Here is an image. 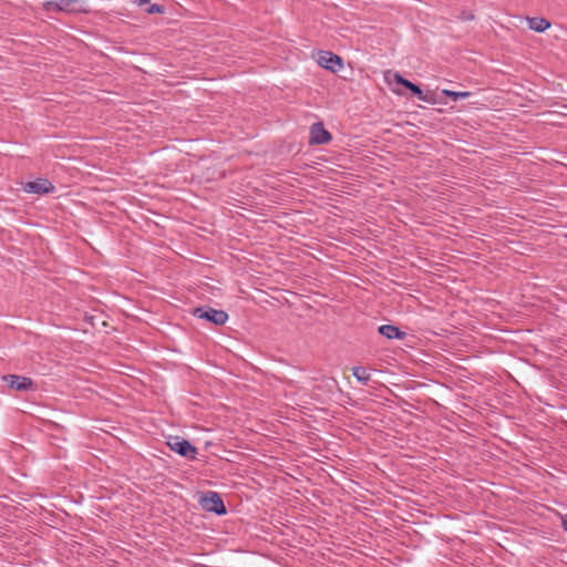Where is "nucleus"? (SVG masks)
Here are the masks:
<instances>
[{
    "instance_id": "1",
    "label": "nucleus",
    "mask_w": 567,
    "mask_h": 567,
    "mask_svg": "<svg viewBox=\"0 0 567 567\" xmlns=\"http://www.w3.org/2000/svg\"><path fill=\"white\" fill-rule=\"evenodd\" d=\"M43 9L48 12L75 13L83 11V2L81 0H49L43 3Z\"/></svg>"
},
{
    "instance_id": "2",
    "label": "nucleus",
    "mask_w": 567,
    "mask_h": 567,
    "mask_svg": "<svg viewBox=\"0 0 567 567\" xmlns=\"http://www.w3.org/2000/svg\"><path fill=\"white\" fill-rule=\"evenodd\" d=\"M193 315L198 319L206 320L216 326H223L228 320V313L226 311L207 306L194 309Z\"/></svg>"
},
{
    "instance_id": "3",
    "label": "nucleus",
    "mask_w": 567,
    "mask_h": 567,
    "mask_svg": "<svg viewBox=\"0 0 567 567\" xmlns=\"http://www.w3.org/2000/svg\"><path fill=\"white\" fill-rule=\"evenodd\" d=\"M167 444L172 451L188 460H195L197 456V447L185 439L171 436Z\"/></svg>"
},
{
    "instance_id": "4",
    "label": "nucleus",
    "mask_w": 567,
    "mask_h": 567,
    "mask_svg": "<svg viewBox=\"0 0 567 567\" xmlns=\"http://www.w3.org/2000/svg\"><path fill=\"white\" fill-rule=\"evenodd\" d=\"M200 505L206 512L216 515H224L227 512L221 497L216 492H206L200 498Z\"/></svg>"
},
{
    "instance_id": "5",
    "label": "nucleus",
    "mask_w": 567,
    "mask_h": 567,
    "mask_svg": "<svg viewBox=\"0 0 567 567\" xmlns=\"http://www.w3.org/2000/svg\"><path fill=\"white\" fill-rule=\"evenodd\" d=\"M2 380L10 389L16 391L28 392L37 390V385L33 380L24 375L7 374L2 377Z\"/></svg>"
},
{
    "instance_id": "6",
    "label": "nucleus",
    "mask_w": 567,
    "mask_h": 567,
    "mask_svg": "<svg viewBox=\"0 0 567 567\" xmlns=\"http://www.w3.org/2000/svg\"><path fill=\"white\" fill-rule=\"evenodd\" d=\"M318 64L321 68L336 73L343 68V60L341 56L330 51H321L318 56Z\"/></svg>"
},
{
    "instance_id": "7",
    "label": "nucleus",
    "mask_w": 567,
    "mask_h": 567,
    "mask_svg": "<svg viewBox=\"0 0 567 567\" xmlns=\"http://www.w3.org/2000/svg\"><path fill=\"white\" fill-rule=\"evenodd\" d=\"M396 82L401 85H403L405 89L410 90L420 101L426 102V103H436L435 93L433 92H426L424 93L421 87L413 82L404 79L403 76L396 74L395 75Z\"/></svg>"
},
{
    "instance_id": "8",
    "label": "nucleus",
    "mask_w": 567,
    "mask_h": 567,
    "mask_svg": "<svg viewBox=\"0 0 567 567\" xmlns=\"http://www.w3.org/2000/svg\"><path fill=\"white\" fill-rule=\"evenodd\" d=\"M23 190L29 194H50L53 193L55 187L48 178H37L23 184Z\"/></svg>"
},
{
    "instance_id": "9",
    "label": "nucleus",
    "mask_w": 567,
    "mask_h": 567,
    "mask_svg": "<svg viewBox=\"0 0 567 567\" xmlns=\"http://www.w3.org/2000/svg\"><path fill=\"white\" fill-rule=\"evenodd\" d=\"M331 134L324 128L321 122L315 123L310 128V143L322 145L330 142Z\"/></svg>"
},
{
    "instance_id": "10",
    "label": "nucleus",
    "mask_w": 567,
    "mask_h": 567,
    "mask_svg": "<svg viewBox=\"0 0 567 567\" xmlns=\"http://www.w3.org/2000/svg\"><path fill=\"white\" fill-rule=\"evenodd\" d=\"M378 332L388 340H403L406 337V332L394 324H382L378 328Z\"/></svg>"
},
{
    "instance_id": "11",
    "label": "nucleus",
    "mask_w": 567,
    "mask_h": 567,
    "mask_svg": "<svg viewBox=\"0 0 567 567\" xmlns=\"http://www.w3.org/2000/svg\"><path fill=\"white\" fill-rule=\"evenodd\" d=\"M528 28L535 32H544L550 27V22L540 17H534L527 19Z\"/></svg>"
},
{
    "instance_id": "12",
    "label": "nucleus",
    "mask_w": 567,
    "mask_h": 567,
    "mask_svg": "<svg viewBox=\"0 0 567 567\" xmlns=\"http://www.w3.org/2000/svg\"><path fill=\"white\" fill-rule=\"evenodd\" d=\"M352 375L362 384H367L371 378L369 370L364 367H353Z\"/></svg>"
},
{
    "instance_id": "13",
    "label": "nucleus",
    "mask_w": 567,
    "mask_h": 567,
    "mask_svg": "<svg viewBox=\"0 0 567 567\" xmlns=\"http://www.w3.org/2000/svg\"><path fill=\"white\" fill-rule=\"evenodd\" d=\"M441 94L445 96L452 97L453 101H458L462 99H466L471 95L468 91H452V90H442Z\"/></svg>"
},
{
    "instance_id": "14",
    "label": "nucleus",
    "mask_w": 567,
    "mask_h": 567,
    "mask_svg": "<svg viewBox=\"0 0 567 567\" xmlns=\"http://www.w3.org/2000/svg\"><path fill=\"white\" fill-rule=\"evenodd\" d=\"M147 11L148 13H162L164 11V8L155 3L152 4Z\"/></svg>"
},
{
    "instance_id": "15",
    "label": "nucleus",
    "mask_w": 567,
    "mask_h": 567,
    "mask_svg": "<svg viewBox=\"0 0 567 567\" xmlns=\"http://www.w3.org/2000/svg\"><path fill=\"white\" fill-rule=\"evenodd\" d=\"M561 524L564 529L567 532V514L561 517Z\"/></svg>"
}]
</instances>
